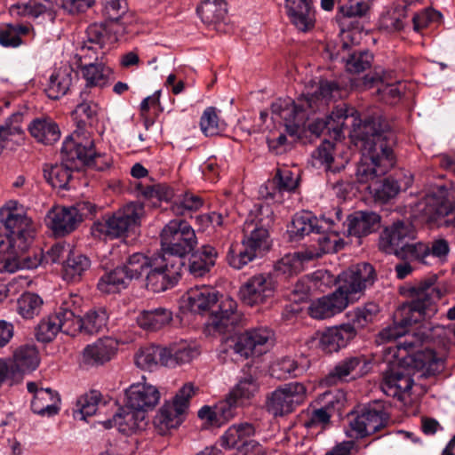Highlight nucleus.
I'll list each match as a JSON object with an SVG mask.
<instances>
[{"mask_svg": "<svg viewBox=\"0 0 455 455\" xmlns=\"http://www.w3.org/2000/svg\"><path fill=\"white\" fill-rule=\"evenodd\" d=\"M411 301L403 304L395 312L397 323L387 326L379 332L382 341L399 340L394 347H389L388 354L401 363L416 369L426 370L428 373L440 371L443 360L428 347L419 349L427 342L428 336L421 329H411L425 318L431 317L436 308L435 303L441 298L440 290L431 282L427 281L409 289Z\"/></svg>", "mask_w": 455, "mask_h": 455, "instance_id": "f257e3e1", "label": "nucleus"}, {"mask_svg": "<svg viewBox=\"0 0 455 455\" xmlns=\"http://www.w3.org/2000/svg\"><path fill=\"white\" fill-rule=\"evenodd\" d=\"M350 138L362 154L355 172L358 182L373 184L394 166V138L381 116L374 115L355 124Z\"/></svg>", "mask_w": 455, "mask_h": 455, "instance_id": "f03ea898", "label": "nucleus"}, {"mask_svg": "<svg viewBox=\"0 0 455 455\" xmlns=\"http://www.w3.org/2000/svg\"><path fill=\"white\" fill-rule=\"evenodd\" d=\"M375 281L373 267L366 262L352 266L338 277V288L332 293L311 302L308 314L318 320L332 317L349 303L357 300L363 291Z\"/></svg>", "mask_w": 455, "mask_h": 455, "instance_id": "7ed1b4c3", "label": "nucleus"}, {"mask_svg": "<svg viewBox=\"0 0 455 455\" xmlns=\"http://www.w3.org/2000/svg\"><path fill=\"white\" fill-rule=\"evenodd\" d=\"M143 214L142 204H127L112 214H106L95 221L91 228V233L99 239L122 237L140 224Z\"/></svg>", "mask_w": 455, "mask_h": 455, "instance_id": "20e7f679", "label": "nucleus"}, {"mask_svg": "<svg viewBox=\"0 0 455 455\" xmlns=\"http://www.w3.org/2000/svg\"><path fill=\"white\" fill-rule=\"evenodd\" d=\"M162 256L183 257L191 252L197 244L193 228L185 220H172L163 228L161 235Z\"/></svg>", "mask_w": 455, "mask_h": 455, "instance_id": "39448f33", "label": "nucleus"}, {"mask_svg": "<svg viewBox=\"0 0 455 455\" xmlns=\"http://www.w3.org/2000/svg\"><path fill=\"white\" fill-rule=\"evenodd\" d=\"M1 225L18 243L19 250H28L34 239L35 228L23 205L15 201L6 203L0 209Z\"/></svg>", "mask_w": 455, "mask_h": 455, "instance_id": "423d86ee", "label": "nucleus"}, {"mask_svg": "<svg viewBox=\"0 0 455 455\" xmlns=\"http://www.w3.org/2000/svg\"><path fill=\"white\" fill-rule=\"evenodd\" d=\"M184 261L178 257L153 255L150 270L146 276V285L154 292L172 288L180 280Z\"/></svg>", "mask_w": 455, "mask_h": 455, "instance_id": "0eeeda50", "label": "nucleus"}, {"mask_svg": "<svg viewBox=\"0 0 455 455\" xmlns=\"http://www.w3.org/2000/svg\"><path fill=\"white\" fill-rule=\"evenodd\" d=\"M67 159L77 160L79 166L86 165L98 171L108 169L112 164V158L106 153H97L93 148V141L87 139L84 142L79 135L68 136L64 140Z\"/></svg>", "mask_w": 455, "mask_h": 455, "instance_id": "6e6552de", "label": "nucleus"}, {"mask_svg": "<svg viewBox=\"0 0 455 455\" xmlns=\"http://www.w3.org/2000/svg\"><path fill=\"white\" fill-rule=\"evenodd\" d=\"M307 389L302 383L290 382L275 389L267 399V411L274 417L291 413L306 398Z\"/></svg>", "mask_w": 455, "mask_h": 455, "instance_id": "1a4fd4ad", "label": "nucleus"}, {"mask_svg": "<svg viewBox=\"0 0 455 455\" xmlns=\"http://www.w3.org/2000/svg\"><path fill=\"white\" fill-rule=\"evenodd\" d=\"M195 393L196 389L193 384H185L176 394L172 403H166L161 407L154 419V424L160 432L165 433L180 425L181 415L188 409L189 399Z\"/></svg>", "mask_w": 455, "mask_h": 455, "instance_id": "9d476101", "label": "nucleus"}, {"mask_svg": "<svg viewBox=\"0 0 455 455\" xmlns=\"http://www.w3.org/2000/svg\"><path fill=\"white\" fill-rule=\"evenodd\" d=\"M276 281L270 273H259L248 278L239 289V298L247 306L267 303L275 295Z\"/></svg>", "mask_w": 455, "mask_h": 455, "instance_id": "9b49d317", "label": "nucleus"}, {"mask_svg": "<svg viewBox=\"0 0 455 455\" xmlns=\"http://www.w3.org/2000/svg\"><path fill=\"white\" fill-rule=\"evenodd\" d=\"M256 433L253 424L243 422L230 426L220 437V445L227 449H237L246 455H266L264 447L252 440Z\"/></svg>", "mask_w": 455, "mask_h": 455, "instance_id": "f8f14e48", "label": "nucleus"}, {"mask_svg": "<svg viewBox=\"0 0 455 455\" xmlns=\"http://www.w3.org/2000/svg\"><path fill=\"white\" fill-rule=\"evenodd\" d=\"M348 121L351 123L352 129H354L355 124H363L357 110L346 104H342L337 106L325 119H315L308 125V129L313 134L317 136L324 132H333L336 139L340 137L342 132L348 127Z\"/></svg>", "mask_w": 455, "mask_h": 455, "instance_id": "ddd939ff", "label": "nucleus"}, {"mask_svg": "<svg viewBox=\"0 0 455 455\" xmlns=\"http://www.w3.org/2000/svg\"><path fill=\"white\" fill-rule=\"evenodd\" d=\"M275 334L267 327H258L246 331L239 335L234 343V353L242 357L260 355L266 353L274 344Z\"/></svg>", "mask_w": 455, "mask_h": 455, "instance_id": "4468645a", "label": "nucleus"}, {"mask_svg": "<svg viewBox=\"0 0 455 455\" xmlns=\"http://www.w3.org/2000/svg\"><path fill=\"white\" fill-rule=\"evenodd\" d=\"M271 112L273 116L280 117L284 122L285 130L291 136H297L309 118V113L305 108L301 98L297 102L291 99H278L272 103Z\"/></svg>", "mask_w": 455, "mask_h": 455, "instance_id": "2eb2a0df", "label": "nucleus"}, {"mask_svg": "<svg viewBox=\"0 0 455 455\" xmlns=\"http://www.w3.org/2000/svg\"><path fill=\"white\" fill-rule=\"evenodd\" d=\"M389 417L384 406L379 403H373L364 407L351 421L350 427L357 438L375 434L384 428Z\"/></svg>", "mask_w": 455, "mask_h": 455, "instance_id": "dca6fc26", "label": "nucleus"}, {"mask_svg": "<svg viewBox=\"0 0 455 455\" xmlns=\"http://www.w3.org/2000/svg\"><path fill=\"white\" fill-rule=\"evenodd\" d=\"M416 238V229L408 221H396L383 231L379 246L388 254H396L399 249Z\"/></svg>", "mask_w": 455, "mask_h": 455, "instance_id": "f3484780", "label": "nucleus"}, {"mask_svg": "<svg viewBox=\"0 0 455 455\" xmlns=\"http://www.w3.org/2000/svg\"><path fill=\"white\" fill-rule=\"evenodd\" d=\"M371 370V362L366 356L354 355L346 357L339 362L325 378V382L330 385L339 381H347L361 378Z\"/></svg>", "mask_w": 455, "mask_h": 455, "instance_id": "a211bd4d", "label": "nucleus"}, {"mask_svg": "<svg viewBox=\"0 0 455 455\" xmlns=\"http://www.w3.org/2000/svg\"><path fill=\"white\" fill-rule=\"evenodd\" d=\"M159 400L157 387L146 382L133 383L125 390L126 406L142 413L153 410Z\"/></svg>", "mask_w": 455, "mask_h": 455, "instance_id": "6ab92c4d", "label": "nucleus"}, {"mask_svg": "<svg viewBox=\"0 0 455 455\" xmlns=\"http://www.w3.org/2000/svg\"><path fill=\"white\" fill-rule=\"evenodd\" d=\"M318 347L324 353L338 352L356 336V330L351 323L333 326L317 333Z\"/></svg>", "mask_w": 455, "mask_h": 455, "instance_id": "aec40b11", "label": "nucleus"}, {"mask_svg": "<svg viewBox=\"0 0 455 455\" xmlns=\"http://www.w3.org/2000/svg\"><path fill=\"white\" fill-rule=\"evenodd\" d=\"M27 388L33 394L31 410L34 413L51 417L59 412L60 397L57 392L49 387H38L36 382H28Z\"/></svg>", "mask_w": 455, "mask_h": 455, "instance_id": "412c9836", "label": "nucleus"}, {"mask_svg": "<svg viewBox=\"0 0 455 455\" xmlns=\"http://www.w3.org/2000/svg\"><path fill=\"white\" fill-rule=\"evenodd\" d=\"M321 408L312 410L308 420L305 422V427L312 428L315 427H323L331 419L330 410L343 406L346 401L345 393L341 390H329L319 396Z\"/></svg>", "mask_w": 455, "mask_h": 455, "instance_id": "4be33fe9", "label": "nucleus"}, {"mask_svg": "<svg viewBox=\"0 0 455 455\" xmlns=\"http://www.w3.org/2000/svg\"><path fill=\"white\" fill-rule=\"evenodd\" d=\"M61 163L56 164H45L44 167V176L52 187L67 189L68 182L72 176L73 170L80 168L77 160L67 159L68 153L65 152L64 142L61 147Z\"/></svg>", "mask_w": 455, "mask_h": 455, "instance_id": "5701e85b", "label": "nucleus"}, {"mask_svg": "<svg viewBox=\"0 0 455 455\" xmlns=\"http://www.w3.org/2000/svg\"><path fill=\"white\" fill-rule=\"evenodd\" d=\"M40 363L38 349L34 344L19 346L12 354L10 368L12 371V379H19L23 374L35 371Z\"/></svg>", "mask_w": 455, "mask_h": 455, "instance_id": "b1692460", "label": "nucleus"}, {"mask_svg": "<svg viewBox=\"0 0 455 455\" xmlns=\"http://www.w3.org/2000/svg\"><path fill=\"white\" fill-rule=\"evenodd\" d=\"M45 220L55 235H64L76 229L81 215L75 207H53L48 212Z\"/></svg>", "mask_w": 455, "mask_h": 455, "instance_id": "393cba45", "label": "nucleus"}, {"mask_svg": "<svg viewBox=\"0 0 455 455\" xmlns=\"http://www.w3.org/2000/svg\"><path fill=\"white\" fill-rule=\"evenodd\" d=\"M331 224L325 217L318 219L311 212H301L292 218L289 232L292 237L300 239L311 233L326 231L330 229Z\"/></svg>", "mask_w": 455, "mask_h": 455, "instance_id": "a878e982", "label": "nucleus"}, {"mask_svg": "<svg viewBox=\"0 0 455 455\" xmlns=\"http://www.w3.org/2000/svg\"><path fill=\"white\" fill-rule=\"evenodd\" d=\"M298 185L299 174L293 173L289 168L277 169L273 180L265 187L267 190L265 197L275 203H282L283 193L293 192Z\"/></svg>", "mask_w": 455, "mask_h": 455, "instance_id": "bb28decb", "label": "nucleus"}, {"mask_svg": "<svg viewBox=\"0 0 455 455\" xmlns=\"http://www.w3.org/2000/svg\"><path fill=\"white\" fill-rule=\"evenodd\" d=\"M218 301V291L210 286H196L183 296L184 307L193 313L202 314Z\"/></svg>", "mask_w": 455, "mask_h": 455, "instance_id": "cd10ccee", "label": "nucleus"}, {"mask_svg": "<svg viewBox=\"0 0 455 455\" xmlns=\"http://www.w3.org/2000/svg\"><path fill=\"white\" fill-rule=\"evenodd\" d=\"M347 221L348 235L362 237L379 229L380 216L374 212L357 211L350 214Z\"/></svg>", "mask_w": 455, "mask_h": 455, "instance_id": "c85d7f7f", "label": "nucleus"}, {"mask_svg": "<svg viewBox=\"0 0 455 455\" xmlns=\"http://www.w3.org/2000/svg\"><path fill=\"white\" fill-rule=\"evenodd\" d=\"M331 228L326 231H321L320 233H316L317 237V247L315 244L310 245L309 248L305 249L304 257L306 259H314L322 257L324 253H331L336 252L340 250L344 242L339 237V235L333 230L334 223L330 220Z\"/></svg>", "mask_w": 455, "mask_h": 455, "instance_id": "c756f323", "label": "nucleus"}, {"mask_svg": "<svg viewBox=\"0 0 455 455\" xmlns=\"http://www.w3.org/2000/svg\"><path fill=\"white\" fill-rule=\"evenodd\" d=\"M285 7L292 24L302 32L311 30L315 26V12L309 0H285Z\"/></svg>", "mask_w": 455, "mask_h": 455, "instance_id": "7c9ffc66", "label": "nucleus"}, {"mask_svg": "<svg viewBox=\"0 0 455 455\" xmlns=\"http://www.w3.org/2000/svg\"><path fill=\"white\" fill-rule=\"evenodd\" d=\"M117 348L118 342L116 339L110 337L99 339L84 349V360L92 365L103 364L112 359Z\"/></svg>", "mask_w": 455, "mask_h": 455, "instance_id": "2f4dec72", "label": "nucleus"}, {"mask_svg": "<svg viewBox=\"0 0 455 455\" xmlns=\"http://www.w3.org/2000/svg\"><path fill=\"white\" fill-rule=\"evenodd\" d=\"M237 303L232 298L222 297L219 310L212 317V325L220 332L230 331L238 323L240 315L236 311Z\"/></svg>", "mask_w": 455, "mask_h": 455, "instance_id": "473e14b6", "label": "nucleus"}, {"mask_svg": "<svg viewBox=\"0 0 455 455\" xmlns=\"http://www.w3.org/2000/svg\"><path fill=\"white\" fill-rule=\"evenodd\" d=\"M30 135L44 145H52L60 138L58 124L50 116L33 119L28 126Z\"/></svg>", "mask_w": 455, "mask_h": 455, "instance_id": "72a5a7b5", "label": "nucleus"}, {"mask_svg": "<svg viewBox=\"0 0 455 455\" xmlns=\"http://www.w3.org/2000/svg\"><path fill=\"white\" fill-rule=\"evenodd\" d=\"M144 418V413L125 405L114 414L112 419L105 421L104 425L107 428L116 427L119 432L129 435L142 427Z\"/></svg>", "mask_w": 455, "mask_h": 455, "instance_id": "f704fd0d", "label": "nucleus"}, {"mask_svg": "<svg viewBox=\"0 0 455 455\" xmlns=\"http://www.w3.org/2000/svg\"><path fill=\"white\" fill-rule=\"evenodd\" d=\"M90 258L73 249L68 259L63 260L61 275L64 281L68 283H78L91 268Z\"/></svg>", "mask_w": 455, "mask_h": 455, "instance_id": "c9c22d12", "label": "nucleus"}, {"mask_svg": "<svg viewBox=\"0 0 455 455\" xmlns=\"http://www.w3.org/2000/svg\"><path fill=\"white\" fill-rule=\"evenodd\" d=\"M73 74L74 70L70 65H63L55 68L44 89L48 98L59 100L66 95L72 84Z\"/></svg>", "mask_w": 455, "mask_h": 455, "instance_id": "e433bc0d", "label": "nucleus"}, {"mask_svg": "<svg viewBox=\"0 0 455 455\" xmlns=\"http://www.w3.org/2000/svg\"><path fill=\"white\" fill-rule=\"evenodd\" d=\"M80 71L85 81L86 88L102 89L109 84L112 69L102 62L83 63L81 60Z\"/></svg>", "mask_w": 455, "mask_h": 455, "instance_id": "4c0bfd02", "label": "nucleus"}, {"mask_svg": "<svg viewBox=\"0 0 455 455\" xmlns=\"http://www.w3.org/2000/svg\"><path fill=\"white\" fill-rule=\"evenodd\" d=\"M243 235L242 243L252 249L259 255L270 247L268 228L258 227L251 220L244 221Z\"/></svg>", "mask_w": 455, "mask_h": 455, "instance_id": "58836bf2", "label": "nucleus"}, {"mask_svg": "<svg viewBox=\"0 0 455 455\" xmlns=\"http://www.w3.org/2000/svg\"><path fill=\"white\" fill-rule=\"evenodd\" d=\"M413 386V379L409 373L397 369L387 372L381 383L382 391L388 396L403 399Z\"/></svg>", "mask_w": 455, "mask_h": 455, "instance_id": "ea45409f", "label": "nucleus"}, {"mask_svg": "<svg viewBox=\"0 0 455 455\" xmlns=\"http://www.w3.org/2000/svg\"><path fill=\"white\" fill-rule=\"evenodd\" d=\"M217 258L218 251L213 246L203 245L189 258V273L195 277L204 276L215 265Z\"/></svg>", "mask_w": 455, "mask_h": 455, "instance_id": "a19ab883", "label": "nucleus"}, {"mask_svg": "<svg viewBox=\"0 0 455 455\" xmlns=\"http://www.w3.org/2000/svg\"><path fill=\"white\" fill-rule=\"evenodd\" d=\"M106 42V29L101 25L92 24L86 29V41L81 47V60H98V51L101 49Z\"/></svg>", "mask_w": 455, "mask_h": 455, "instance_id": "79ce46f5", "label": "nucleus"}, {"mask_svg": "<svg viewBox=\"0 0 455 455\" xmlns=\"http://www.w3.org/2000/svg\"><path fill=\"white\" fill-rule=\"evenodd\" d=\"M166 347L148 346L141 347L135 355L136 365L143 370L152 371L158 363L167 366L172 363L166 358Z\"/></svg>", "mask_w": 455, "mask_h": 455, "instance_id": "37998d69", "label": "nucleus"}, {"mask_svg": "<svg viewBox=\"0 0 455 455\" xmlns=\"http://www.w3.org/2000/svg\"><path fill=\"white\" fill-rule=\"evenodd\" d=\"M27 250H13L11 255L4 258V268L5 271L14 273L20 269H34L44 264L42 251L33 257L25 256Z\"/></svg>", "mask_w": 455, "mask_h": 455, "instance_id": "c03bdc74", "label": "nucleus"}, {"mask_svg": "<svg viewBox=\"0 0 455 455\" xmlns=\"http://www.w3.org/2000/svg\"><path fill=\"white\" fill-rule=\"evenodd\" d=\"M172 320V312L164 307L144 310L137 316V323L140 327L148 331H156Z\"/></svg>", "mask_w": 455, "mask_h": 455, "instance_id": "a18cd8bd", "label": "nucleus"}, {"mask_svg": "<svg viewBox=\"0 0 455 455\" xmlns=\"http://www.w3.org/2000/svg\"><path fill=\"white\" fill-rule=\"evenodd\" d=\"M392 74L393 72L391 71H383L381 76L378 75V77L371 79L372 84L379 80L380 84L378 86L377 92L381 100L387 104L396 103L400 100L404 89V86L398 80L389 82Z\"/></svg>", "mask_w": 455, "mask_h": 455, "instance_id": "49530a36", "label": "nucleus"}, {"mask_svg": "<svg viewBox=\"0 0 455 455\" xmlns=\"http://www.w3.org/2000/svg\"><path fill=\"white\" fill-rule=\"evenodd\" d=\"M338 90V86L333 82L320 81L317 90L305 97H301L302 102L308 113L315 112L320 106H323L332 97V92Z\"/></svg>", "mask_w": 455, "mask_h": 455, "instance_id": "de8ad7c7", "label": "nucleus"}, {"mask_svg": "<svg viewBox=\"0 0 455 455\" xmlns=\"http://www.w3.org/2000/svg\"><path fill=\"white\" fill-rule=\"evenodd\" d=\"M196 12L204 23H217L226 17L227 3L225 0H204L197 6Z\"/></svg>", "mask_w": 455, "mask_h": 455, "instance_id": "09e8293b", "label": "nucleus"}, {"mask_svg": "<svg viewBox=\"0 0 455 455\" xmlns=\"http://www.w3.org/2000/svg\"><path fill=\"white\" fill-rule=\"evenodd\" d=\"M131 281L123 267H116L102 275L98 282V289L103 293H115L124 289Z\"/></svg>", "mask_w": 455, "mask_h": 455, "instance_id": "8fccbe9b", "label": "nucleus"}, {"mask_svg": "<svg viewBox=\"0 0 455 455\" xmlns=\"http://www.w3.org/2000/svg\"><path fill=\"white\" fill-rule=\"evenodd\" d=\"M18 13L29 18L39 17L52 20L55 12V4L52 0H28L27 3L17 5Z\"/></svg>", "mask_w": 455, "mask_h": 455, "instance_id": "3c124183", "label": "nucleus"}, {"mask_svg": "<svg viewBox=\"0 0 455 455\" xmlns=\"http://www.w3.org/2000/svg\"><path fill=\"white\" fill-rule=\"evenodd\" d=\"M259 391V383L251 375H247L238 380L236 385L230 390L229 395L239 405H244Z\"/></svg>", "mask_w": 455, "mask_h": 455, "instance_id": "603ef678", "label": "nucleus"}, {"mask_svg": "<svg viewBox=\"0 0 455 455\" xmlns=\"http://www.w3.org/2000/svg\"><path fill=\"white\" fill-rule=\"evenodd\" d=\"M31 27L25 24H5L0 27V44L15 48L22 44L21 36L28 35Z\"/></svg>", "mask_w": 455, "mask_h": 455, "instance_id": "864d4df0", "label": "nucleus"}, {"mask_svg": "<svg viewBox=\"0 0 455 455\" xmlns=\"http://www.w3.org/2000/svg\"><path fill=\"white\" fill-rule=\"evenodd\" d=\"M153 256L148 257L142 252H134L128 257L124 266L125 272L130 279H137L143 274H147L151 268Z\"/></svg>", "mask_w": 455, "mask_h": 455, "instance_id": "5fc2aeb1", "label": "nucleus"}, {"mask_svg": "<svg viewBox=\"0 0 455 455\" xmlns=\"http://www.w3.org/2000/svg\"><path fill=\"white\" fill-rule=\"evenodd\" d=\"M305 250L284 255L275 266V270L286 276L299 274L303 269L304 261L310 260L304 257Z\"/></svg>", "mask_w": 455, "mask_h": 455, "instance_id": "6e6d98bb", "label": "nucleus"}, {"mask_svg": "<svg viewBox=\"0 0 455 455\" xmlns=\"http://www.w3.org/2000/svg\"><path fill=\"white\" fill-rule=\"evenodd\" d=\"M42 298L33 292L23 293L17 300V312L24 319H32L42 308Z\"/></svg>", "mask_w": 455, "mask_h": 455, "instance_id": "4d7b16f0", "label": "nucleus"}, {"mask_svg": "<svg viewBox=\"0 0 455 455\" xmlns=\"http://www.w3.org/2000/svg\"><path fill=\"white\" fill-rule=\"evenodd\" d=\"M272 377L277 379H287L299 377L303 369L291 357H283L275 362L270 368Z\"/></svg>", "mask_w": 455, "mask_h": 455, "instance_id": "13d9d810", "label": "nucleus"}, {"mask_svg": "<svg viewBox=\"0 0 455 455\" xmlns=\"http://www.w3.org/2000/svg\"><path fill=\"white\" fill-rule=\"evenodd\" d=\"M108 315L104 308L90 310L83 318V331L95 334L107 329Z\"/></svg>", "mask_w": 455, "mask_h": 455, "instance_id": "bf43d9fd", "label": "nucleus"}, {"mask_svg": "<svg viewBox=\"0 0 455 455\" xmlns=\"http://www.w3.org/2000/svg\"><path fill=\"white\" fill-rule=\"evenodd\" d=\"M427 212L433 214L435 220L439 218H443L442 224L447 227H452L455 228V211L452 212L449 206L440 202L439 199L427 196L426 197Z\"/></svg>", "mask_w": 455, "mask_h": 455, "instance_id": "052dcab7", "label": "nucleus"}, {"mask_svg": "<svg viewBox=\"0 0 455 455\" xmlns=\"http://www.w3.org/2000/svg\"><path fill=\"white\" fill-rule=\"evenodd\" d=\"M60 322V331L74 336L78 331H83L82 318L76 316L74 312L66 307H60L55 313Z\"/></svg>", "mask_w": 455, "mask_h": 455, "instance_id": "680f3d73", "label": "nucleus"}, {"mask_svg": "<svg viewBox=\"0 0 455 455\" xmlns=\"http://www.w3.org/2000/svg\"><path fill=\"white\" fill-rule=\"evenodd\" d=\"M368 189L376 200L386 203L399 193L400 186L394 180L385 179L380 183H378L377 180L373 184H369Z\"/></svg>", "mask_w": 455, "mask_h": 455, "instance_id": "e2e57ef3", "label": "nucleus"}, {"mask_svg": "<svg viewBox=\"0 0 455 455\" xmlns=\"http://www.w3.org/2000/svg\"><path fill=\"white\" fill-rule=\"evenodd\" d=\"M60 322L55 314L42 319L36 327L35 336L36 339L43 343L52 341L60 332Z\"/></svg>", "mask_w": 455, "mask_h": 455, "instance_id": "0e129e2a", "label": "nucleus"}, {"mask_svg": "<svg viewBox=\"0 0 455 455\" xmlns=\"http://www.w3.org/2000/svg\"><path fill=\"white\" fill-rule=\"evenodd\" d=\"M428 244L422 242L411 243L399 249L395 256L404 260H415L427 264Z\"/></svg>", "mask_w": 455, "mask_h": 455, "instance_id": "69168bd1", "label": "nucleus"}, {"mask_svg": "<svg viewBox=\"0 0 455 455\" xmlns=\"http://www.w3.org/2000/svg\"><path fill=\"white\" fill-rule=\"evenodd\" d=\"M379 311V306L373 302L356 307L349 313L350 320L352 322L351 325L354 326L355 329L356 327L363 328L373 321Z\"/></svg>", "mask_w": 455, "mask_h": 455, "instance_id": "338daca9", "label": "nucleus"}, {"mask_svg": "<svg viewBox=\"0 0 455 455\" xmlns=\"http://www.w3.org/2000/svg\"><path fill=\"white\" fill-rule=\"evenodd\" d=\"M199 352L196 347H192L187 343H182L178 347H166V358L170 359L171 364L167 367H174L176 364L189 363L198 355Z\"/></svg>", "mask_w": 455, "mask_h": 455, "instance_id": "774afa93", "label": "nucleus"}]
</instances>
